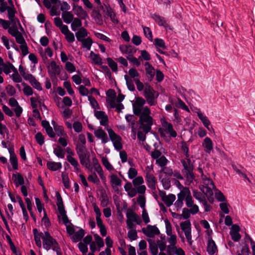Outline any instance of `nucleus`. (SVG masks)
<instances>
[{
    "mask_svg": "<svg viewBox=\"0 0 255 255\" xmlns=\"http://www.w3.org/2000/svg\"><path fill=\"white\" fill-rule=\"evenodd\" d=\"M150 111L146 107L139 117L138 123L140 124L139 128L142 129L145 133H148L151 130V126L153 124L152 118L149 116Z\"/></svg>",
    "mask_w": 255,
    "mask_h": 255,
    "instance_id": "nucleus-1",
    "label": "nucleus"
},
{
    "mask_svg": "<svg viewBox=\"0 0 255 255\" xmlns=\"http://www.w3.org/2000/svg\"><path fill=\"white\" fill-rule=\"evenodd\" d=\"M144 96L145 97L148 103L150 105L152 106L154 105V100L156 98L155 94H157L156 97H157L158 94L148 84H145V88L144 91Z\"/></svg>",
    "mask_w": 255,
    "mask_h": 255,
    "instance_id": "nucleus-2",
    "label": "nucleus"
},
{
    "mask_svg": "<svg viewBox=\"0 0 255 255\" xmlns=\"http://www.w3.org/2000/svg\"><path fill=\"white\" fill-rule=\"evenodd\" d=\"M43 247L47 251L49 250L53 244H55L56 240L54 239L48 232H45L44 235L42 236Z\"/></svg>",
    "mask_w": 255,
    "mask_h": 255,
    "instance_id": "nucleus-3",
    "label": "nucleus"
},
{
    "mask_svg": "<svg viewBox=\"0 0 255 255\" xmlns=\"http://www.w3.org/2000/svg\"><path fill=\"white\" fill-rule=\"evenodd\" d=\"M143 233L149 238H153L155 235H159L160 232L155 226L147 225L146 229H142Z\"/></svg>",
    "mask_w": 255,
    "mask_h": 255,
    "instance_id": "nucleus-4",
    "label": "nucleus"
},
{
    "mask_svg": "<svg viewBox=\"0 0 255 255\" xmlns=\"http://www.w3.org/2000/svg\"><path fill=\"white\" fill-rule=\"evenodd\" d=\"M73 10L75 14L82 19H86L88 17L87 13L81 6H79L77 4L73 3Z\"/></svg>",
    "mask_w": 255,
    "mask_h": 255,
    "instance_id": "nucleus-5",
    "label": "nucleus"
},
{
    "mask_svg": "<svg viewBox=\"0 0 255 255\" xmlns=\"http://www.w3.org/2000/svg\"><path fill=\"white\" fill-rule=\"evenodd\" d=\"M207 251L210 255H213L218 252L217 247L211 237H208Z\"/></svg>",
    "mask_w": 255,
    "mask_h": 255,
    "instance_id": "nucleus-6",
    "label": "nucleus"
},
{
    "mask_svg": "<svg viewBox=\"0 0 255 255\" xmlns=\"http://www.w3.org/2000/svg\"><path fill=\"white\" fill-rule=\"evenodd\" d=\"M25 80L29 81L30 84L33 88L38 90L41 91L42 88L40 83L36 79V78L31 74H27L26 77H25Z\"/></svg>",
    "mask_w": 255,
    "mask_h": 255,
    "instance_id": "nucleus-7",
    "label": "nucleus"
},
{
    "mask_svg": "<svg viewBox=\"0 0 255 255\" xmlns=\"http://www.w3.org/2000/svg\"><path fill=\"white\" fill-rule=\"evenodd\" d=\"M95 116L98 119H101L100 124L102 126H105L108 125V117L105 115V113L103 111H95L94 112Z\"/></svg>",
    "mask_w": 255,
    "mask_h": 255,
    "instance_id": "nucleus-8",
    "label": "nucleus"
},
{
    "mask_svg": "<svg viewBox=\"0 0 255 255\" xmlns=\"http://www.w3.org/2000/svg\"><path fill=\"white\" fill-rule=\"evenodd\" d=\"M94 134L95 136L98 138H101L103 142L106 143L108 142L109 139L107 133L100 128L97 130L95 131Z\"/></svg>",
    "mask_w": 255,
    "mask_h": 255,
    "instance_id": "nucleus-9",
    "label": "nucleus"
},
{
    "mask_svg": "<svg viewBox=\"0 0 255 255\" xmlns=\"http://www.w3.org/2000/svg\"><path fill=\"white\" fill-rule=\"evenodd\" d=\"M122 52L132 55L136 50L135 48L131 45H122L120 47Z\"/></svg>",
    "mask_w": 255,
    "mask_h": 255,
    "instance_id": "nucleus-10",
    "label": "nucleus"
},
{
    "mask_svg": "<svg viewBox=\"0 0 255 255\" xmlns=\"http://www.w3.org/2000/svg\"><path fill=\"white\" fill-rule=\"evenodd\" d=\"M193 164L188 165L187 167L185 168L184 172L185 173L186 178L188 179H191L192 180L194 179L195 176L193 172Z\"/></svg>",
    "mask_w": 255,
    "mask_h": 255,
    "instance_id": "nucleus-11",
    "label": "nucleus"
},
{
    "mask_svg": "<svg viewBox=\"0 0 255 255\" xmlns=\"http://www.w3.org/2000/svg\"><path fill=\"white\" fill-rule=\"evenodd\" d=\"M76 149L79 157L89 154L86 146L80 143L77 144Z\"/></svg>",
    "mask_w": 255,
    "mask_h": 255,
    "instance_id": "nucleus-12",
    "label": "nucleus"
},
{
    "mask_svg": "<svg viewBox=\"0 0 255 255\" xmlns=\"http://www.w3.org/2000/svg\"><path fill=\"white\" fill-rule=\"evenodd\" d=\"M146 180L148 184H149V186L153 189H155V185L156 183V180L154 176L149 172L146 173Z\"/></svg>",
    "mask_w": 255,
    "mask_h": 255,
    "instance_id": "nucleus-13",
    "label": "nucleus"
},
{
    "mask_svg": "<svg viewBox=\"0 0 255 255\" xmlns=\"http://www.w3.org/2000/svg\"><path fill=\"white\" fill-rule=\"evenodd\" d=\"M88 35L87 30L84 27H81L76 33L75 35L79 41H82Z\"/></svg>",
    "mask_w": 255,
    "mask_h": 255,
    "instance_id": "nucleus-14",
    "label": "nucleus"
},
{
    "mask_svg": "<svg viewBox=\"0 0 255 255\" xmlns=\"http://www.w3.org/2000/svg\"><path fill=\"white\" fill-rule=\"evenodd\" d=\"M62 17L66 23H70L74 20L73 15L70 11H65L62 13Z\"/></svg>",
    "mask_w": 255,
    "mask_h": 255,
    "instance_id": "nucleus-15",
    "label": "nucleus"
},
{
    "mask_svg": "<svg viewBox=\"0 0 255 255\" xmlns=\"http://www.w3.org/2000/svg\"><path fill=\"white\" fill-rule=\"evenodd\" d=\"M85 235V231L83 229H81L78 232L74 234L72 239L74 242H77L81 241Z\"/></svg>",
    "mask_w": 255,
    "mask_h": 255,
    "instance_id": "nucleus-16",
    "label": "nucleus"
},
{
    "mask_svg": "<svg viewBox=\"0 0 255 255\" xmlns=\"http://www.w3.org/2000/svg\"><path fill=\"white\" fill-rule=\"evenodd\" d=\"M202 144L203 146L206 148L205 149L206 152H209L213 149L212 141L209 137H206Z\"/></svg>",
    "mask_w": 255,
    "mask_h": 255,
    "instance_id": "nucleus-17",
    "label": "nucleus"
},
{
    "mask_svg": "<svg viewBox=\"0 0 255 255\" xmlns=\"http://www.w3.org/2000/svg\"><path fill=\"white\" fill-rule=\"evenodd\" d=\"M47 168L52 171H56L62 167L60 162L48 161L47 163Z\"/></svg>",
    "mask_w": 255,
    "mask_h": 255,
    "instance_id": "nucleus-18",
    "label": "nucleus"
},
{
    "mask_svg": "<svg viewBox=\"0 0 255 255\" xmlns=\"http://www.w3.org/2000/svg\"><path fill=\"white\" fill-rule=\"evenodd\" d=\"M12 178L14 179V182L17 187L19 185H23L24 184V179L20 173H18L17 175L13 174Z\"/></svg>",
    "mask_w": 255,
    "mask_h": 255,
    "instance_id": "nucleus-19",
    "label": "nucleus"
},
{
    "mask_svg": "<svg viewBox=\"0 0 255 255\" xmlns=\"http://www.w3.org/2000/svg\"><path fill=\"white\" fill-rule=\"evenodd\" d=\"M79 157L80 160V163L82 165L85 166L87 168H89L90 167V154L80 156Z\"/></svg>",
    "mask_w": 255,
    "mask_h": 255,
    "instance_id": "nucleus-20",
    "label": "nucleus"
},
{
    "mask_svg": "<svg viewBox=\"0 0 255 255\" xmlns=\"http://www.w3.org/2000/svg\"><path fill=\"white\" fill-rule=\"evenodd\" d=\"M153 18L159 25L163 26L165 28L169 27V25L166 23V21L159 15L154 14Z\"/></svg>",
    "mask_w": 255,
    "mask_h": 255,
    "instance_id": "nucleus-21",
    "label": "nucleus"
},
{
    "mask_svg": "<svg viewBox=\"0 0 255 255\" xmlns=\"http://www.w3.org/2000/svg\"><path fill=\"white\" fill-rule=\"evenodd\" d=\"M111 182L113 189H115V186H121L122 180L115 174L111 175Z\"/></svg>",
    "mask_w": 255,
    "mask_h": 255,
    "instance_id": "nucleus-22",
    "label": "nucleus"
},
{
    "mask_svg": "<svg viewBox=\"0 0 255 255\" xmlns=\"http://www.w3.org/2000/svg\"><path fill=\"white\" fill-rule=\"evenodd\" d=\"M147 241L149 244V249L152 255H157L158 253V248L154 241L151 239H148Z\"/></svg>",
    "mask_w": 255,
    "mask_h": 255,
    "instance_id": "nucleus-23",
    "label": "nucleus"
},
{
    "mask_svg": "<svg viewBox=\"0 0 255 255\" xmlns=\"http://www.w3.org/2000/svg\"><path fill=\"white\" fill-rule=\"evenodd\" d=\"M175 196L173 194H169V195H167L164 199H163V202L165 203L167 207H170L173 203V202L175 200Z\"/></svg>",
    "mask_w": 255,
    "mask_h": 255,
    "instance_id": "nucleus-24",
    "label": "nucleus"
},
{
    "mask_svg": "<svg viewBox=\"0 0 255 255\" xmlns=\"http://www.w3.org/2000/svg\"><path fill=\"white\" fill-rule=\"evenodd\" d=\"M101 198H102L101 205L103 207H106L108 204L109 199L106 194V191L102 189L100 191Z\"/></svg>",
    "mask_w": 255,
    "mask_h": 255,
    "instance_id": "nucleus-25",
    "label": "nucleus"
},
{
    "mask_svg": "<svg viewBox=\"0 0 255 255\" xmlns=\"http://www.w3.org/2000/svg\"><path fill=\"white\" fill-rule=\"evenodd\" d=\"M50 66L52 70V73L54 75H59L60 73L61 68L57 65L54 61H52L50 63Z\"/></svg>",
    "mask_w": 255,
    "mask_h": 255,
    "instance_id": "nucleus-26",
    "label": "nucleus"
},
{
    "mask_svg": "<svg viewBox=\"0 0 255 255\" xmlns=\"http://www.w3.org/2000/svg\"><path fill=\"white\" fill-rule=\"evenodd\" d=\"M90 57L92 58V59L94 62L95 64H102V58L100 57V56L98 54H95V53H94V52L91 51L90 53Z\"/></svg>",
    "mask_w": 255,
    "mask_h": 255,
    "instance_id": "nucleus-27",
    "label": "nucleus"
},
{
    "mask_svg": "<svg viewBox=\"0 0 255 255\" xmlns=\"http://www.w3.org/2000/svg\"><path fill=\"white\" fill-rule=\"evenodd\" d=\"M197 114H198V116L199 118L201 120V121L203 123L204 125L209 130H210L209 126L210 125V122L209 120L208 119V118L206 116H203V115L201 113H198Z\"/></svg>",
    "mask_w": 255,
    "mask_h": 255,
    "instance_id": "nucleus-28",
    "label": "nucleus"
},
{
    "mask_svg": "<svg viewBox=\"0 0 255 255\" xmlns=\"http://www.w3.org/2000/svg\"><path fill=\"white\" fill-rule=\"evenodd\" d=\"M107 61L109 66L112 69L113 72H117L118 71V65L111 58L108 57L107 58Z\"/></svg>",
    "mask_w": 255,
    "mask_h": 255,
    "instance_id": "nucleus-29",
    "label": "nucleus"
},
{
    "mask_svg": "<svg viewBox=\"0 0 255 255\" xmlns=\"http://www.w3.org/2000/svg\"><path fill=\"white\" fill-rule=\"evenodd\" d=\"M80 42L82 43V46L83 47L87 48L88 50H90L91 48V46L93 43L92 39L90 37H88L86 39H84L82 41Z\"/></svg>",
    "mask_w": 255,
    "mask_h": 255,
    "instance_id": "nucleus-30",
    "label": "nucleus"
},
{
    "mask_svg": "<svg viewBox=\"0 0 255 255\" xmlns=\"http://www.w3.org/2000/svg\"><path fill=\"white\" fill-rule=\"evenodd\" d=\"M25 200L26 203L27 204V209L28 210V211L30 213V216L32 218L34 221L35 222H36V218L33 214V212H32V204H31V201L28 198H25Z\"/></svg>",
    "mask_w": 255,
    "mask_h": 255,
    "instance_id": "nucleus-31",
    "label": "nucleus"
},
{
    "mask_svg": "<svg viewBox=\"0 0 255 255\" xmlns=\"http://www.w3.org/2000/svg\"><path fill=\"white\" fill-rule=\"evenodd\" d=\"M82 22L81 20L78 18H75L73 20V22L71 23L72 29L73 31L77 30V28L81 26Z\"/></svg>",
    "mask_w": 255,
    "mask_h": 255,
    "instance_id": "nucleus-32",
    "label": "nucleus"
},
{
    "mask_svg": "<svg viewBox=\"0 0 255 255\" xmlns=\"http://www.w3.org/2000/svg\"><path fill=\"white\" fill-rule=\"evenodd\" d=\"M108 131L110 138L112 141H114L117 139H122L121 137L117 135L112 129H108Z\"/></svg>",
    "mask_w": 255,
    "mask_h": 255,
    "instance_id": "nucleus-33",
    "label": "nucleus"
},
{
    "mask_svg": "<svg viewBox=\"0 0 255 255\" xmlns=\"http://www.w3.org/2000/svg\"><path fill=\"white\" fill-rule=\"evenodd\" d=\"M190 194V191L189 190V188L188 187H184L183 188L182 190L180 192V193L178 194V198H179V196L180 197L182 198L181 200H184L185 196L187 197L188 195H189Z\"/></svg>",
    "mask_w": 255,
    "mask_h": 255,
    "instance_id": "nucleus-34",
    "label": "nucleus"
},
{
    "mask_svg": "<svg viewBox=\"0 0 255 255\" xmlns=\"http://www.w3.org/2000/svg\"><path fill=\"white\" fill-rule=\"evenodd\" d=\"M127 220H133L137 218V215L131 209H128L126 214Z\"/></svg>",
    "mask_w": 255,
    "mask_h": 255,
    "instance_id": "nucleus-35",
    "label": "nucleus"
},
{
    "mask_svg": "<svg viewBox=\"0 0 255 255\" xmlns=\"http://www.w3.org/2000/svg\"><path fill=\"white\" fill-rule=\"evenodd\" d=\"M128 237L131 240H135L137 238L136 231L135 229L129 230L128 233Z\"/></svg>",
    "mask_w": 255,
    "mask_h": 255,
    "instance_id": "nucleus-36",
    "label": "nucleus"
},
{
    "mask_svg": "<svg viewBox=\"0 0 255 255\" xmlns=\"http://www.w3.org/2000/svg\"><path fill=\"white\" fill-rule=\"evenodd\" d=\"M161 182L164 189H168L170 187V180L169 178L165 177L161 180Z\"/></svg>",
    "mask_w": 255,
    "mask_h": 255,
    "instance_id": "nucleus-37",
    "label": "nucleus"
},
{
    "mask_svg": "<svg viewBox=\"0 0 255 255\" xmlns=\"http://www.w3.org/2000/svg\"><path fill=\"white\" fill-rule=\"evenodd\" d=\"M94 237L97 242L98 246L100 248L103 247L104 246V242L103 239L97 234H94Z\"/></svg>",
    "mask_w": 255,
    "mask_h": 255,
    "instance_id": "nucleus-38",
    "label": "nucleus"
},
{
    "mask_svg": "<svg viewBox=\"0 0 255 255\" xmlns=\"http://www.w3.org/2000/svg\"><path fill=\"white\" fill-rule=\"evenodd\" d=\"M62 181L64 186L66 188H70L69 180L67 174L62 173Z\"/></svg>",
    "mask_w": 255,
    "mask_h": 255,
    "instance_id": "nucleus-39",
    "label": "nucleus"
},
{
    "mask_svg": "<svg viewBox=\"0 0 255 255\" xmlns=\"http://www.w3.org/2000/svg\"><path fill=\"white\" fill-rule=\"evenodd\" d=\"M203 193L207 197H211L213 195L212 190L208 186H203Z\"/></svg>",
    "mask_w": 255,
    "mask_h": 255,
    "instance_id": "nucleus-40",
    "label": "nucleus"
},
{
    "mask_svg": "<svg viewBox=\"0 0 255 255\" xmlns=\"http://www.w3.org/2000/svg\"><path fill=\"white\" fill-rule=\"evenodd\" d=\"M5 90L9 96H13L16 93V90L14 87L10 85H7L5 88Z\"/></svg>",
    "mask_w": 255,
    "mask_h": 255,
    "instance_id": "nucleus-41",
    "label": "nucleus"
},
{
    "mask_svg": "<svg viewBox=\"0 0 255 255\" xmlns=\"http://www.w3.org/2000/svg\"><path fill=\"white\" fill-rule=\"evenodd\" d=\"M36 141L40 145H42L44 142V137L40 132H37L35 135Z\"/></svg>",
    "mask_w": 255,
    "mask_h": 255,
    "instance_id": "nucleus-42",
    "label": "nucleus"
},
{
    "mask_svg": "<svg viewBox=\"0 0 255 255\" xmlns=\"http://www.w3.org/2000/svg\"><path fill=\"white\" fill-rule=\"evenodd\" d=\"M89 100L90 101V104L92 107L95 109H100V108L99 105L96 100L95 98L91 96L89 97Z\"/></svg>",
    "mask_w": 255,
    "mask_h": 255,
    "instance_id": "nucleus-43",
    "label": "nucleus"
},
{
    "mask_svg": "<svg viewBox=\"0 0 255 255\" xmlns=\"http://www.w3.org/2000/svg\"><path fill=\"white\" fill-rule=\"evenodd\" d=\"M102 163L105 167L109 171L112 170L114 168L112 165L109 162L106 157H103L102 158Z\"/></svg>",
    "mask_w": 255,
    "mask_h": 255,
    "instance_id": "nucleus-44",
    "label": "nucleus"
},
{
    "mask_svg": "<svg viewBox=\"0 0 255 255\" xmlns=\"http://www.w3.org/2000/svg\"><path fill=\"white\" fill-rule=\"evenodd\" d=\"M191 224L190 221L187 220L183 222H181L180 223V227L181 229L183 231H186L189 229H191L190 228Z\"/></svg>",
    "mask_w": 255,
    "mask_h": 255,
    "instance_id": "nucleus-45",
    "label": "nucleus"
},
{
    "mask_svg": "<svg viewBox=\"0 0 255 255\" xmlns=\"http://www.w3.org/2000/svg\"><path fill=\"white\" fill-rule=\"evenodd\" d=\"M10 161L12 166L13 169L17 170L18 169V163L16 156L10 157Z\"/></svg>",
    "mask_w": 255,
    "mask_h": 255,
    "instance_id": "nucleus-46",
    "label": "nucleus"
},
{
    "mask_svg": "<svg viewBox=\"0 0 255 255\" xmlns=\"http://www.w3.org/2000/svg\"><path fill=\"white\" fill-rule=\"evenodd\" d=\"M44 212V217L42 219V222H43L46 227H50L51 226L50 221L49 218L47 217V214L45 211V209H43Z\"/></svg>",
    "mask_w": 255,
    "mask_h": 255,
    "instance_id": "nucleus-47",
    "label": "nucleus"
},
{
    "mask_svg": "<svg viewBox=\"0 0 255 255\" xmlns=\"http://www.w3.org/2000/svg\"><path fill=\"white\" fill-rule=\"evenodd\" d=\"M54 153L58 157L64 158V153L63 152V150L60 146H58V148H54Z\"/></svg>",
    "mask_w": 255,
    "mask_h": 255,
    "instance_id": "nucleus-48",
    "label": "nucleus"
},
{
    "mask_svg": "<svg viewBox=\"0 0 255 255\" xmlns=\"http://www.w3.org/2000/svg\"><path fill=\"white\" fill-rule=\"evenodd\" d=\"M155 45L156 47H161L164 49L166 48V46L164 41L162 39L155 38Z\"/></svg>",
    "mask_w": 255,
    "mask_h": 255,
    "instance_id": "nucleus-49",
    "label": "nucleus"
},
{
    "mask_svg": "<svg viewBox=\"0 0 255 255\" xmlns=\"http://www.w3.org/2000/svg\"><path fill=\"white\" fill-rule=\"evenodd\" d=\"M193 196L195 198H196L197 199L199 200L200 202L202 203L205 200V199H204L202 198V196H203L201 192H198L197 190H194L193 191Z\"/></svg>",
    "mask_w": 255,
    "mask_h": 255,
    "instance_id": "nucleus-50",
    "label": "nucleus"
},
{
    "mask_svg": "<svg viewBox=\"0 0 255 255\" xmlns=\"http://www.w3.org/2000/svg\"><path fill=\"white\" fill-rule=\"evenodd\" d=\"M156 163L160 166H164L167 163V160L164 156H162L156 160Z\"/></svg>",
    "mask_w": 255,
    "mask_h": 255,
    "instance_id": "nucleus-51",
    "label": "nucleus"
},
{
    "mask_svg": "<svg viewBox=\"0 0 255 255\" xmlns=\"http://www.w3.org/2000/svg\"><path fill=\"white\" fill-rule=\"evenodd\" d=\"M6 239L8 241V242L9 244L11 250L14 254H16V248H15L13 243L12 242L10 236L9 235H6Z\"/></svg>",
    "mask_w": 255,
    "mask_h": 255,
    "instance_id": "nucleus-52",
    "label": "nucleus"
},
{
    "mask_svg": "<svg viewBox=\"0 0 255 255\" xmlns=\"http://www.w3.org/2000/svg\"><path fill=\"white\" fill-rule=\"evenodd\" d=\"M137 201L141 208L145 209V198L144 196L140 195L137 199Z\"/></svg>",
    "mask_w": 255,
    "mask_h": 255,
    "instance_id": "nucleus-53",
    "label": "nucleus"
},
{
    "mask_svg": "<svg viewBox=\"0 0 255 255\" xmlns=\"http://www.w3.org/2000/svg\"><path fill=\"white\" fill-rule=\"evenodd\" d=\"M132 107H133V112L134 114L136 116L140 117V115H141V107L136 106V104H133Z\"/></svg>",
    "mask_w": 255,
    "mask_h": 255,
    "instance_id": "nucleus-54",
    "label": "nucleus"
},
{
    "mask_svg": "<svg viewBox=\"0 0 255 255\" xmlns=\"http://www.w3.org/2000/svg\"><path fill=\"white\" fill-rule=\"evenodd\" d=\"M16 41V42L21 44V45H22L26 43L25 40L24 38H23V36L22 35V34L20 32L19 34L16 36L15 37Z\"/></svg>",
    "mask_w": 255,
    "mask_h": 255,
    "instance_id": "nucleus-55",
    "label": "nucleus"
},
{
    "mask_svg": "<svg viewBox=\"0 0 255 255\" xmlns=\"http://www.w3.org/2000/svg\"><path fill=\"white\" fill-rule=\"evenodd\" d=\"M143 31L145 36L151 41L152 40V32L149 27H144Z\"/></svg>",
    "mask_w": 255,
    "mask_h": 255,
    "instance_id": "nucleus-56",
    "label": "nucleus"
},
{
    "mask_svg": "<svg viewBox=\"0 0 255 255\" xmlns=\"http://www.w3.org/2000/svg\"><path fill=\"white\" fill-rule=\"evenodd\" d=\"M73 128L74 130L77 132H79L82 131V125L79 122H75L73 124Z\"/></svg>",
    "mask_w": 255,
    "mask_h": 255,
    "instance_id": "nucleus-57",
    "label": "nucleus"
},
{
    "mask_svg": "<svg viewBox=\"0 0 255 255\" xmlns=\"http://www.w3.org/2000/svg\"><path fill=\"white\" fill-rule=\"evenodd\" d=\"M54 129L58 136H61L65 134L64 128L62 127L59 125L56 126Z\"/></svg>",
    "mask_w": 255,
    "mask_h": 255,
    "instance_id": "nucleus-58",
    "label": "nucleus"
},
{
    "mask_svg": "<svg viewBox=\"0 0 255 255\" xmlns=\"http://www.w3.org/2000/svg\"><path fill=\"white\" fill-rule=\"evenodd\" d=\"M7 12L9 19L15 18V14L16 12V11L14 7H9L7 9Z\"/></svg>",
    "mask_w": 255,
    "mask_h": 255,
    "instance_id": "nucleus-59",
    "label": "nucleus"
},
{
    "mask_svg": "<svg viewBox=\"0 0 255 255\" xmlns=\"http://www.w3.org/2000/svg\"><path fill=\"white\" fill-rule=\"evenodd\" d=\"M176 106H177L179 108H182V109L189 112V109L187 107V106L184 104V102H183L180 99H178V103L176 105Z\"/></svg>",
    "mask_w": 255,
    "mask_h": 255,
    "instance_id": "nucleus-60",
    "label": "nucleus"
},
{
    "mask_svg": "<svg viewBox=\"0 0 255 255\" xmlns=\"http://www.w3.org/2000/svg\"><path fill=\"white\" fill-rule=\"evenodd\" d=\"M51 248H52L53 251H55L56 252L57 255H62L61 249L59 246L58 242L56 241L55 244H53Z\"/></svg>",
    "mask_w": 255,
    "mask_h": 255,
    "instance_id": "nucleus-61",
    "label": "nucleus"
},
{
    "mask_svg": "<svg viewBox=\"0 0 255 255\" xmlns=\"http://www.w3.org/2000/svg\"><path fill=\"white\" fill-rule=\"evenodd\" d=\"M143 182V180L141 176H138L132 180L133 184L135 187L141 185Z\"/></svg>",
    "mask_w": 255,
    "mask_h": 255,
    "instance_id": "nucleus-62",
    "label": "nucleus"
},
{
    "mask_svg": "<svg viewBox=\"0 0 255 255\" xmlns=\"http://www.w3.org/2000/svg\"><path fill=\"white\" fill-rule=\"evenodd\" d=\"M145 65L146 66L145 68V70L147 74H151L154 73V68L148 62H146L145 63Z\"/></svg>",
    "mask_w": 255,
    "mask_h": 255,
    "instance_id": "nucleus-63",
    "label": "nucleus"
},
{
    "mask_svg": "<svg viewBox=\"0 0 255 255\" xmlns=\"http://www.w3.org/2000/svg\"><path fill=\"white\" fill-rule=\"evenodd\" d=\"M23 93L26 96H30L33 94V90L29 86H25L23 88Z\"/></svg>",
    "mask_w": 255,
    "mask_h": 255,
    "instance_id": "nucleus-64",
    "label": "nucleus"
}]
</instances>
